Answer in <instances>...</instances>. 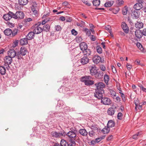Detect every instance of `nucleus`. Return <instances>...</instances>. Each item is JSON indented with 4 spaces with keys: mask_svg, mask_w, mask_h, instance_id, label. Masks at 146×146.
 <instances>
[{
    "mask_svg": "<svg viewBox=\"0 0 146 146\" xmlns=\"http://www.w3.org/2000/svg\"><path fill=\"white\" fill-rule=\"evenodd\" d=\"M140 13L138 11H134L131 15L132 17L134 19H137L140 16Z\"/></svg>",
    "mask_w": 146,
    "mask_h": 146,
    "instance_id": "nucleus-13",
    "label": "nucleus"
},
{
    "mask_svg": "<svg viewBox=\"0 0 146 146\" xmlns=\"http://www.w3.org/2000/svg\"><path fill=\"white\" fill-rule=\"evenodd\" d=\"M28 40L26 37L21 39L20 40V44L22 45H24L28 43Z\"/></svg>",
    "mask_w": 146,
    "mask_h": 146,
    "instance_id": "nucleus-23",
    "label": "nucleus"
},
{
    "mask_svg": "<svg viewBox=\"0 0 146 146\" xmlns=\"http://www.w3.org/2000/svg\"><path fill=\"white\" fill-rule=\"evenodd\" d=\"M137 3L134 5V8L137 10H140L143 7V0H137Z\"/></svg>",
    "mask_w": 146,
    "mask_h": 146,
    "instance_id": "nucleus-6",
    "label": "nucleus"
},
{
    "mask_svg": "<svg viewBox=\"0 0 146 146\" xmlns=\"http://www.w3.org/2000/svg\"><path fill=\"white\" fill-rule=\"evenodd\" d=\"M142 104L138 105L137 106H135V109L136 111H137L138 110L137 108L139 110H141L142 109Z\"/></svg>",
    "mask_w": 146,
    "mask_h": 146,
    "instance_id": "nucleus-50",
    "label": "nucleus"
},
{
    "mask_svg": "<svg viewBox=\"0 0 146 146\" xmlns=\"http://www.w3.org/2000/svg\"><path fill=\"white\" fill-rule=\"evenodd\" d=\"M104 137L105 136H102L101 137H100L96 138L95 140V143H98L102 139H104Z\"/></svg>",
    "mask_w": 146,
    "mask_h": 146,
    "instance_id": "nucleus-42",
    "label": "nucleus"
},
{
    "mask_svg": "<svg viewBox=\"0 0 146 146\" xmlns=\"http://www.w3.org/2000/svg\"><path fill=\"white\" fill-rule=\"evenodd\" d=\"M79 46L80 49L83 52L88 48L87 44L84 42H82L80 43L79 44Z\"/></svg>",
    "mask_w": 146,
    "mask_h": 146,
    "instance_id": "nucleus-17",
    "label": "nucleus"
},
{
    "mask_svg": "<svg viewBox=\"0 0 146 146\" xmlns=\"http://www.w3.org/2000/svg\"><path fill=\"white\" fill-rule=\"evenodd\" d=\"M137 47L142 52H144L145 50L142 47L141 44L139 42H137L136 44Z\"/></svg>",
    "mask_w": 146,
    "mask_h": 146,
    "instance_id": "nucleus-30",
    "label": "nucleus"
},
{
    "mask_svg": "<svg viewBox=\"0 0 146 146\" xmlns=\"http://www.w3.org/2000/svg\"><path fill=\"white\" fill-rule=\"evenodd\" d=\"M109 91L110 92V94L112 97L114 98L116 96V93L115 91L111 89H109Z\"/></svg>",
    "mask_w": 146,
    "mask_h": 146,
    "instance_id": "nucleus-34",
    "label": "nucleus"
},
{
    "mask_svg": "<svg viewBox=\"0 0 146 146\" xmlns=\"http://www.w3.org/2000/svg\"><path fill=\"white\" fill-rule=\"evenodd\" d=\"M100 69L102 71H105L106 69L105 66L103 65H102L100 67Z\"/></svg>",
    "mask_w": 146,
    "mask_h": 146,
    "instance_id": "nucleus-58",
    "label": "nucleus"
},
{
    "mask_svg": "<svg viewBox=\"0 0 146 146\" xmlns=\"http://www.w3.org/2000/svg\"><path fill=\"white\" fill-rule=\"evenodd\" d=\"M13 13L12 12L9 11L7 14L3 16L4 19L6 21L10 20L12 18H13Z\"/></svg>",
    "mask_w": 146,
    "mask_h": 146,
    "instance_id": "nucleus-7",
    "label": "nucleus"
},
{
    "mask_svg": "<svg viewBox=\"0 0 146 146\" xmlns=\"http://www.w3.org/2000/svg\"><path fill=\"white\" fill-rule=\"evenodd\" d=\"M91 78L89 76H85L82 77L81 81L84 83L85 85L89 86L94 84V81L91 80Z\"/></svg>",
    "mask_w": 146,
    "mask_h": 146,
    "instance_id": "nucleus-1",
    "label": "nucleus"
},
{
    "mask_svg": "<svg viewBox=\"0 0 146 146\" xmlns=\"http://www.w3.org/2000/svg\"><path fill=\"white\" fill-rule=\"evenodd\" d=\"M121 26L124 32L126 33H127L129 32V29L128 27L127 26L126 24L125 23L123 22L122 23Z\"/></svg>",
    "mask_w": 146,
    "mask_h": 146,
    "instance_id": "nucleus-22",
    "label": "nucleus"
},
{
    "mask_svg": "<svg viewBox=\"0 0 146 146\" xmlns=\"http://www.w3.org/2000/svg\"><path fill=\"white\" fill-rule=\"evenodd\" d=\"M65 135L68 136L69 138L70 139L69 141L70 142L73 144L75 143L74 140L76 135V132L75 131H70L67 134L66 133Z\"/></svg>",
    "mask_w": 146,
    "mask_h": 146,
    "instance_id": "nucleus-3",
    "label": "nucleus"
},
{
    "mask_svg": "<svg viewBox=\"0 0 146 146\" xmlns=\"http://www.w3.org/2000/svg\"><path fill=\"white\" fill-rule=\"evenodd\" d=\"M96 86V89L99 90H104L103 88H105L106 86L102 82H99L95 84Z\"/></svg>",
    "mask_w": 146,
    "mask_h": 146,
    "instance_id": "nucleus-8",
    "label": "nucleus"
},
{
    "mask_svg": "<svg viewBox=\"0 0 146 146\" xmlns=\"http://www.w3.org/2000/svg\"><path fill=\"white\" fill-rule=\"evenodd\" d=\"M17 33V30L14 31H12V33L11 34H12L13 36H14Z\"/></svg>",
    "mask_w": 146,
    "mask_h": 146,
    "instance_id": "nucleus-64",
    "label": "nucleus"
},
{
    "mask_svg": "<svg viewBox=\"0 0 146 146\" xmlns=\"http://www.w3.org/2000/svg\"><path fill=\"white\" fill-rule=\"evenodd\" d=\"M135 106H137L138 105H139V100L137 99L135 101Z\"/></svg>",
    "mask_w": 146,
    "mask_h": 146,
    "instance_id": "nucleus-57",
    "label": "nucleus"
},
{
    "mask_svg": "<svg viewBox=\"0 0 146 146\" xmlns=\"http://www.w3.org/2000/svg\"><path fill=\"white\" fill-rule=\"evenodd\" d=\"M135 35L136 37L138 38H141L143 36L141 31L139 30L135 31Z\"/></svg>",
    "mask_w": 146,
    "mask_h": 146,
    "instance_id": "nucleus-18",
    "label": "nucleus"
},
{
    "mask_svg": "<svg viewBox=\"0 0 146 146\" xmlns=\"http://www.w3.org/2000/svg\"><path fill=\"white\" fill-rule=\"evenodd\" d=\"M28 0H19V3L21 5H24L28 3Z\"/></svg>",
    "mask_w": 146,
    "mask_h": 146,
    "instance_id": "nucleus-33",
    "label": "nucleus"
},
{
    "mask_svg": "<svg viewBox=\"0 0 146 146\" xmlns=\"http://www.w3.org/2000/svg\"><path fill=\"white\" fill-rule=\"evenodd\" d=\"M127 70H130L131 68H132V66L131 65L129 64V63H127Z\"/></svg>",
    "mask_w": 146,
    "mask_h": 146,
    "instance_id": "nucleus-54",
    "label": "nucleus"
},
{
    "mask_svg": "<svg viewBox=\"0 0 146 146\" xmlns=\"http://www.w3.org/2000/svg\"><path fill=\"white\" fill-rule=\"evenodd\" d=\"M55 29L57 31H60L61 29V27L59 25H56L55 27Z\"/></svg>",
    "mask_w": 146,
    "mask_h": 146,
    "instance_id": "nucleus-46",
    "label": "nucleus"
},
{
    "mask_svg": "<svg viewBox=\"0 0 146 146\" xmlns=\"http://www.w3.org/2000/svg\"><path fill=\"white\" fill-rule=\"evenodd\" d=\"M141 32L143 35L146 36V28L143 29Z\"/></svg>",
    "mask_w": 146,
    "mask_h": 146,
    "instance_id": "nucleus-60",
    "label": "nucleus"
},
{
    "mask_svg": "<svg viewBox=\"0 0 146 146\" xmlns=\"http://www.w3.org/2000/svg\"><path fill=\"white\" fill-rule=\"evenodd\" d=\"M104 94V90H99L96 89L94 93V96L99 99H101L103 98V95Z\"/></svg>",
    "mask_w": 146,
    "mask_h": 146,
    "instance_id": "nucleus-5",
    "label": "nucleus"
},
{
    "mask_svg": "<svg viewBox=\"0 0 146 146\" xmlns=\"http://www.w3.org/2000/svg\"><path fill=\"white\" fill-rule=\"evenodd\" d=\"M21 55L20 53L19 52L17 53V54H16V55L15 56L17 57L18 59H20L22 58Z\"/></svg>",
    "mask_w": 146,
    "mask_h": 146,
    "instance_id": "nucleus-52",
    "label": "nucleus"
},
{
    "mask_svg": "<svg viewBox=\"0 0 146 146\" xmlns=\"http://www.w3.org/2000/svg\"><path fill=\"white\" fill-rule=\"evenodd\" d=\"M105 29L108 31L110 33V34L111 35V36L112 37H113V36L112 34V32L111 31V27L110 25H108L105 28Z\"/></svg>",
    "mask_w": 146,
    "mask_h": 146,
    "instance_id": "nucleus-37",
    "label": "nucleus"
},
{
    "mask_svg": "<svg viewBox=\"0 0 146 146\" xmlns=\"http://www.w3.org/2000/svg\"><path fill=\"white\" fill-rule=\"evenodd\" d=\"M93 3L94 5L97 7L100 4V0H94L93 1Z\"/></svg>",
    "mask_w": 146,
    "mask_h": 146,
    "instance_id": "nucleus-36",
    "label": "nucleus"
},
{
    "mask_svg": "<svg viewBox=\"0 0 146 146\" xmlns=\"http://www.w3.org/2000/svg\"><path fill=\"white\" fill-rule=\"evenodd\" d=\"M96 67L95 66H92L90 70V74L92 75H94L97 73L96 70Z\"/></svg>",
    "mask_w": 146,
    "mask_h": 146,
    "instance_id": "nucleus-20",
    "label": "nucleus"
},
{
    "mask_svg": "<svg viewBox=\"0 0 146 146\" xmlns=\"http://www.w3.org/2000/svg\"><path fill=\"white\" fill-rule=\"evenodd\" d=\"M83 52L84 56H86L87 57L89 56L91 54V51L90 49H88L87 48L83 51Z\"/></svg>",
    "mask_w": 146,
    "mask_h": 146,
    "instance_id": "nucleus-25",
    "label": "nucleus"
},
{
    "mask_svg": "<svg viewBox=\"0 0 146 146\" xmlns=\"http://www.w3.org/2000/svg\"><path fill=\"white\" fill-rule=\"evenodd\" d=\"M123 116V114H122L121 113L119 112L118 113L117 115V117L118 119H122V117Z\"/></svg>",
    "mask_w": 146,
    "mask_h": 146,
    "instance_id": "nucleus-51",
    "label": "nucleus"
},
{
    "mask_svg": "<svg viewBox=\"0 0 146 146\" xmlns=\"http://www.w3.org/2000/svg\"><path fill=\"white\" fill-rule=\"evenodd\" d=\"M90 38L91 40L93 41H94L96 40L95 36L92 35L91 36Z\"/></svg>",
    "mask_w": 146,
    "mask_h": 146,
    "instance_id": "nucleus-62",
    "label": "nucleus"
},
{
    "mask_svg": "<svg viewBox=\"0 0 146 146\" xmlns=\"http://www.w3.org/2000/svg\"><path fill=\"white\" fill-rule=\"evenodd\" d=\"M25 15L24 13L21 11H17L15 13H13V18L17 20L23 19L24 18Z\"/></svg>",
    "mask_w": 146,
    "mask_h": 146,
    "instance_id": "nucleus-4",
    "label": "nucleus"
},
{
    "mask_svg": "<svg viewBox=\"0 0 146 146\" xmlns=\"http://www.w3.org/2000/svg\"><path fill=\"white\" fill-rule=\"evenodd\" d=\"M79 133L82 136H85L87 135L88 133L85 129H80L79 130Z\"/></svg>",
    "mask_w": 146,
    "mask_h": 146,
    "instance_id": "nucleus-28",
    "label": "nucleus"
},
{
    "mask_svg": "<svg viewBox=\"0 0 146 146\" xmlns=\"http://www.w3.org/2000/svg\"><path fill=\"white\" fill-rule=\"evenodd\" d=\"M95 131L91 130L89 131V134L90 137H92L95 135Z\"/></svg>",
    "mask_w": 146,
    "mask_h": 146,
    "instance_id": "nucleus-45",
    "label": "nucleus"
},
{
    "mask_svg": "<svg viewBox=\"0 0 146 146\" xmlns=\"http://www.w3.org/2000/svg\"><path fill=\"white\" fill-rule=\"evenodd\" d=\"M143 24L142 22L140 21L137 22L135 25V27L138 29H140L143 27Z\"/></svg>",
    "mask_w": 146,
    "mask_h": 146,
    "instance_id": "nucleus-24",
    "label": "nucleus"
},
{
    "mask_svg": "<svg viewBox=\"0 0 146 146\" xmlns=\"http://www.w3.org/2000/svg\"><path fill=\"white\" fill-rule=\"evenodd\" d=\"M4 33L5 35L9 36L11 34L12 31L9 29H7L4 31Z\"/></svg>",
    "mask_w": 146,
    "mask_h": 146,
    "instance_id": "nucleus-29",
    "label": "nucleus"
},
{
    "mask_svg": "<svg viewBox=\"0 0 146 146\" xmlns=\"http://www.w3.org/2000/svg\"><path fill=\"white\" fill-rule=\"evenodd\" d=\"M50 28V26L49 25L46 24L43 27V29L46 31H48Z\"/></svg>",
    "mask_w": 146,
    "mask_h": 146,
    "instance_id": "nucleus-39",
    "label": "nucleus"
},
{
    "mask_svg": "<svg viewBox=\"0 0 146 146\" xmlns=\"http://www.w3.org/2000/svg\"><path fill=\"white\" fill-rule=\"evenodd\" d=\"M110 128L107 126H105L102 130V132L104 134H107L110 131Z\"/></svg>",
    "mask_w": 146,
    "mask_h": 146,
    "instance_id": "nucleus-32",
    "label": "nucleus"
},
{
    "mask_svg": "<svg viewBox=\"0 0 146 146\" xmlns=\"http://www.w3.org/2000/svg\"><path fill=\"white\" fill-rule=\"evenodd\" d=\"M71 33L72 34L75 36L77 34V32L75 31L74 29H72L71 31Z\"/></svg>",
    "mask_w": 146,
    "mask_h": 146,
    "instance_id": "nucleus-53",
    "label": "nucleus"
},
{
    "mask_svg": "<svg viewBox=\"0 0 146 146\" xmlns=\"http://www.w3.org/2000/svg\"><path fill=\"white\" fill-rule=\"evenodd\" d=\"M115 111V108L112 107H110L108 109L107 111V113L109 115L112 116L114 114Z\"/></svg>",
    "mask_w": 146,
    "mask_h": 146,
    "instance_id": "nucleus-16",
    "label": "nucleus"
},
{
    "mask_svg": "<svg viewBox=\"0 0 146 146\" xmlns=\"http://www.w3.org/2000/svg\"><path fill=\"white\" fill-rule=\"evenodd\" d=\"M8 56L12 58H14L16 55V53L14 49H10L8 52Z\"/></svg>",
    "mask_w": 146,
    "mask_h": 146,
    "instance_id": "nucleus-15",
    "label": "nucleus"
},
{
    "mask_svg": "<svg viewBox=\"0 0 146 146\" xmlns=\"http://www.w3.org/2000/svg\"><path fill=\"white\" fill-rule=\"evenodd\" d=\"M117 2L119 5H121L123 4V0H117Z\"/></svg>",
    "mask_w": 146,
    "mask_h": 146,
    "instance_id": "nucleus-59",
    "label": "nucleus"
},
{
    "mask_svg": "<svg viewBox=\"0 0 146 146\" xmlns=\"http://www.w3.org/2000/svg\"><path fill=\"white\" fill-rule=\"evenodd\" d=\"M6 73L5 68L3 66H0V74L2 75H4Z\"/></svg>",
    "mask_w": 146,
    "mask_h": 146,
    "instance_id": "nucleus-31",
    "label": "nucleus"
},
{
    "mask_svg": "<svg viewBox=\"0 0 146 146\" xmlns=\"http://www.w3.org/2000/svg\"><path fill=\"white\" fill-rule=\"evenodd\" d=\"M122 13L123 15H126L128 12V8L125 7L123 8L122 10Z\"/></svg>",
    "mask_w": 146,
    "mask_h": 146,
    "instance_id": "nucleus-43",
    "label": "nucleus"
},
{
    "mask_svg": "<svg viewBox=\"0 0 146 146\" xmlns=\"http://www.w3.org/2000/svg\"><path fill=\"white\" fill-rule=\"evenodd\" d=\"M97 52L99 54H101L102 52V49L99 46H98L97 47Z\"/></svg>",
    "mask_w": 146,
    "mask_h": 146,
    "instance_id": "nucleus-49",
    "label": "nucleus"
},
{
    "mask_svg": "<svg viewBox=\"0 0 146 146\" xmlns=\"http://www.w3.org/2000/svg\"><path fill=\"white\" fill-rule=\"evenodd\" d=\"M37 9V4L36 3H33L32 5V6L31 7V9Z\"/></svg>",
    "mask_w": 146,
    "mask_h": 146,
    "instance_id": "nucleus-47",
    "label": "nucleus"
},
{
    "mask_svg": "<svg viewBox=\"0 0 146 146\" xmlns=\"http://www.w3.org/2000/svg\"><path fill=\"white\" fill-rule=\"evenodd\" d=\"M60 144L61 146H72V144H69L68 145L67 142L63 139L61 140Z\"/></svg>",
    "mask_w": 146,
    "mask_h": 146,
    "instance_id": "nucleus-26",
    "label": "nucleus"
},
{
    "mask_svg": "<svg viewBox=\"0 0 146 146\" xmlns=\"http://www.w3.org/2000/svg\"><path fill=\"white\" fill-rule=\"evenodd\" d=\"M32 19L30 18H26L24 19L25 22H30L32 21Z\"/></svg>",
    "mask_w": 146,
    "mask_h": 146,
    "instance_id": "nucleus-56",
    "label": "nucleus"
},
{
    "mask_svg": "<svg viewBox=\"0 0 146 146\" xmlns=\"http://www.w3.org/2000/svg\"><path fill=\"white\" fill-rule=\"evenodd\" d=\"M89 61V58L87 57L84 56L80 60V62L83 65H84L87 64L88 62Z\"/></svg>",
    "mask_w": 146,
    "mask_h": 146,
    "instance_id": "nucleus-14",
    "label": "nucleus"
},
{
    "mask_svg": "<svg viewBox=\"0 0 146 146\" xmlns=\"http://www.w3.org/2000/svg\"><path fill=\"white\" fill-rule=\"evenodd\" d=\"M101 102L102 103L105 105H109L111 103V100L108 98H102L101 99Z\"/></svg>",
    "mask_w": 146,
    "mask_h": 146,
    "instance_id": "nucleus-10",
    "label": "nucleus"
},
{
    "mask_svg": "<svg viewBox=\"0 0 146 146\" xmlns=\"http://www.w3.org/2000/svg\"><path fill=\"white\" fill-rule=\"evenodd\" d=\"M12 58L9 56H6L4 59V62L5 63L7 64L8 65V67H9V64H11L12 60Z\"/></svg>",
    "mask_w": 146,
    "mask_h": 146,
    "instance_id": "nucleus-12",
    "label": "nucleus"
},
{
    "mask_svg": "<svg viewBox=\"0 0 146 146\" xmlns=\"http://www.w3.org/2000/svg\"><path fill=\"white\" fill-rule=\"evenodd\" d=\"M20 52V54L21 55L25 56L27 52V51L26 48L23 46L21 48Z\"/></svg>",
    "mask_w": 146,
    "mask_h": 146,
    "instance_id": "nucleus-21",
    "label": "nucleus"
},
{
    "mask_svg": "<svg viewBox=\"0 0 146 146\" xmlns=\"http://www.w3.org/2000/svg\"><path fill=\"white\" fill-rule=\"evenodd\" d=\"M90 128L92 130L94 131H97L98 129L97 126L96 125H94L91 126Z\"/></svg>",
    "mask_w": 146,
    "mask_h": 146,
    "instance_id": "nucleus-41",
    "label": "nucleus"
},
{
    "mask_svg": "<svg viewBox=\"0 0 146 146\" xmlns=\"http://www.w3.org/2000/svg\"><path fill=\"white\" fill-rule=\"evenodd\" d=\"M135 64L136 65L141 64L140 60H136L135 62Z\"/></svg>",
    "mask_w": 146,
    "mask_h": 146,
    "instance_id": "nucleus-63",
    "label": "nucleus"
},
{
    "mask_svg": "<svg viewBox=\"0 0 146 146\" xmlns=\"http://www.w3.org/2000/svg\"><path fill=\"white\" fill-rule=\"evenodd\" d=\"M123 102H125L126 101L125 95L122 93L120 92Z\"/></svg>",
    "mask_w": 146,
    "mask_h": 146,
    "instance_id": "nucleus-48",
    "label": "nucleus"
},
{
    "mask_svg": "<svg viewBox=\"0 0 146 146\" xmlns=\"http://www.w3.org/2000/svg\"><path fill=\"white\" fill-rule=\"evenodd\" d=\"M52 136L55 138H62L64 137L66 135V133L64 131H61L58 132L56 131H53L51 133Z\"/></svg>",
    "mask_w": 146,
    "mask_h": 146,
    "instance_id": "nucleus-2",
    "label": "nucleus"
},
{
    "mask_svg": "<svg viewBox=\"0 0 146 146\" xmlns=\"http://www.w3.org/2000/svg\"><path fill=\"white\" fill-rule=\"evenodd\" d=\"M34 34L35 33L33 32H30L26 36V37L28 40H31L34 37Z\"/></svg>",
    "mask_w": 146,
    "mask_h": 146,
    "instance_id": "nucleus-19",
    "label": "nucleus"
},
{
    "mask_svg": "<svg viewBox=\"0 0 146 146\" xmlns=\"http://www.w3.org/2000/svg\"><path fill=\"white\" fill-rule=\"evenodd\" d=\"M90 27V30L93 33L94 32V31L93 29V28L95 27V26L92 24H89Z\"/></svg>",
    "mask_w": 146,
    "mask_h": 146,
    "instance_id": "nucleus-44",
    "label": "nucleus"
},
{
    "mask_svg": "<svg viewBox=\"0 0 146 146\" xmlns=\"http://www.w3.org/2000/svg\"><path fill=\"white\" fill-rule=\"evenodd\" d=\"M37 9H31L32 12H33V15H34L35 17H36L38 16V11L37 10Z\"/></svg>",
    "mask_w": 146,
    "mask_h": 146,
    "instance_id": "nucleus-38",
    "label": "nucleus"
},
{
    "mask_svg": "<svg viewBox=\"0 0 146 146\" xmlns=\"http://www.w3.org/2000/svg\"><path fill=\"white\" fill-rule=\"evenodd\" d=\"M104 80L105 83L107 84L109 80V77L108 75L105 74L104 76Z\"/></svg>",
    "mask_w": 146,
    "mask_h": 146,
    "instance_id": "nucleus-35",
    "label": "nucleus"
},
{
    "mask_svg": "<svg viewBox=\"0 0 146 146\" xmlns=\"http://www.w3.org/2000/svg\"><path fill=\"white\" fill-rule=\"evenodd\" d=\"M8 26L10 27H14V24L10 22L8 23Z\"/></svg>",
    "mask_w": 146,
    "mask_h": 146,
    "instance_id": "nucleus-61",
    "label": "nucleus"
},
{
    "mask_svg": "<svg viewBox=\"0 0 146 146\" xmlns=\"http://www.w3.org/2000/svg\"><path fill=\"white\" fill-rule=\"evenodd\" d=\"M115 123L112 120L108 121L107 125L110 128L114 127L115 125Z\"/></svg>",
    "mask_w": 146,
    "mask_h": 146,
    "instance_id": "nucleus-27",
    "label": "nucleus"
},
{
    "mask_svg": "<svg viewBox=\"0 0 146 146\" xmlns=\"http://www.w3.org/2000/svg\"><path fill=\"white\" fill-rule=\"evenodd\" d=\"M113 4V3L110 2H108L106 3L104 5V6L106 7H110Z\"/></svg>",
    "mask_w": 146,
    "mask_h": 146,
    "instance_id": "nucleus-40",
    "label": "nucleus"
},
{
    "mask_svg": "<svg viewBox=\"0 0 146 146\" xmlns=\"http://www.w3.org/2000/svg\"><path fill=\"white\" fill-rule=\"evenodd\" d=\"M42 31V27H40V25H38L37 24H36L34 27L33 32L35 34H38L41 33Z\"/></svg>",
    "mask_w": 146,
    "mask_h": 146,
    "instance_id": "nucleus-9",
    "label": "nucleus"
},
{
    "mask_svg": "<svg viewBox=\"0 0 146 146\" xmlns=\"http://www.w3.org/2000/svg\"><path fill=\"white\" fill-rule=\"evenodd\" d=\"M92 60L93 62L96 64L99 63L101 61V58L98 55H95L93 57Z\"/></svg>",
    "mask_w": 146,
    "mask_h": 146,
    "instance_id": "nucleus-11",
    "label": "nucleus"
},
{
    "mask_svg": "<svg viewBox=\"0 0 146 146\" xmlns=\"http://www.w3.org/2000/svg\"><path fill=\"white\" fill-rule=\"evenodd\" d=\"M139 135V133H138L134 135L133 137V139H136L137 138V137Z\"/></svg>",
    "mask_w": 146,
    "mask_h": 146,
    "instance_id": "nucleus-55",
    "label": "nucleus"
}]
</instances>
